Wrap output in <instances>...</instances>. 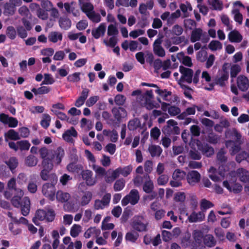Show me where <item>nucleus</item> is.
Returning <instances> with one entry per match:
<instances>
[{
  "label": "nucleus",
  "instance_id": "nucleus-21",
  "mask_svg": "<svg viewBox=\"0 0 249 249\" xmlns=\"http://www.w3.org/2000/svg\"><path fill=\"white\" fill-rule=\"evenodd\" d=\"M89 89H83L81 95L77 99L74 104V105L79 107L82 106L85 103L86 99L89 96Z\"/></svg>",
  "mask_w": 249,
  "mask_h": 249
},
{
  "label": "nucleus",
  "instance_id": "nucleus-62",
  "mask_svg": "<svg viewBox=\"0 0 249 249\" xmlns=\"http://www.w3.org/2000/svg\"><path fill=\"white\" fill-rule=\"evenodd\" d=\"M18 149L21 151L28 150L30 147V143L26 140H23L18 142Z\"/></svg>",
  "mask_w": 249,
  "mask_h": 249
},
{
  "label": "nucleus",
  "instance_id": "nucleus-19",
  "mask_svg": "<svg viewBox=\"0 0 249 249\" xmlns=\"http://www.w3.org/2000/svg\"><path fill=\"white\" fill-rule=\"evenodd\" d=\"M92 197V193L90 191H85L82 192L79 203L82 206L88 204L91 201Z\"/></svg>",
  "mask_w": 249,
  "mask_h": 249
},
{
  "label": "nucleus",
  "instance_id": "nucleus-10",
  "mask_svg": "<svg viewBox=\"0 0 249 249\" xmlns=\"http://www.w3.org/2000/svg\"><path fill=\"white\" fill-rule=\"evenodd\" d=\"M133 228L139 231L146 230L147 223L142 216H135L132 223Z\"/></svg>",
  "mask_w": 249,
  "mask_h": 249
},
{
  "label": "nucleus",
  "instance_id": "nucleus-42",
  "mask_svg": "<svg viewBox=\"0 0 249 249\" xmlns=\"http://www.w3.org/2000/svg\"><path fill=\"white\" fill-rule=\"evenodd\" d=\"M103 42L107 47L114 48L117 43V37L110 36L108 38L103 39Z\"/></svg>",
  "mask_w": 249,
  "mask_h": 249
},
{
  "label": "nucleus",
  "instance_id": "nucleus-49",
  "mask_svg": "<svg viewBox=\"0 0 249 249\" xmlns=\"http://www.w3.org/2000/svg\"><path fill=\"white\" fill-rule=\"evenodd\" d=\"M82 231V227L78 224H74L71 227L70 234L73 237H76Z\"/></svg>",
  "mask_w": 249,
  "mask_h": 249
},
{
  "label": "nucleus",
  "instance_id": "nucleus-8",
  "mask_svg": "<svg viewBox=\"0 0 249 249\" xmlns=\"http://www.w3.org/2000/svg\"><path fill=\"white\" fill-rule=\"evenodd\" d=\"M186 176V173L184 171L180 169H176L174 171L172 175V180L170 182V184L174 187H178L182 185L181 181L183 180Z\"/></svg>",
  "mask_w": 249,
  "mask_h": 249
},
{
  "label": "nucleus",
  "instance_id": "nucleus-30",
  "mask_svg": "<svg viewBox=\"0 0 249 249\" xmlns=\"http://www.w3.org/2000/svg\"><path fill=\"white\" fill-rule=\"evenodd\" d=\"M76 4L73 2L71 4L65 3L64 4L66 11L69 13H71L74 16H78L79 15V11L78 9H75Z\"/></svg>",
  "mask_w": 249,
  "mask_h": 249
},
{
  "label": "nucleus",
  "instance_id": "nucleus-1",
  "mask_svg": "<svg viewBox=\"0 0 249 249\" xmlns=\"http://www.w3.org/2000/svg\"><path fill=\"white\" fill-rule=\"evenodd\" d=\"M179 71L181 74V77L178 80V84L180 85L182 82H185L188 84H191L192 82L196 85L199 83V77L201 73V71L197 70L194 74L193 71L188 68L180 66L179 68Z\"/></svg>",
  "mask_w": 249,
  "mask_h": 249
},
{
  "label": "nucleus",
  "instance_id": "nucleus-2",
  "mask_svg": "<svg viewBox=\"0 0 249 249\" xmlns=\"http://www.w3.org/2000/svg\"><path fill=\"white\" fill-rule=\"evenodd\" d=\"M64 155V150L61 147H58L55 150H52L50 153L49 159L45 160L44 166L48 169H53L54 166L60 164Z\"/></svg>",
  "mask_w": 249,
  "mask_h": 249
},
{
  "label": "nucleus",
  "instance_id": "nucleus-5",
  "mask_svg": "<svg viewBox=\"0 0 249 249\" xmlns=\"http://www.w3.org/2000/svg\"><path fill=\"white\" fill-rule=\"evenodd\" d=\"M52 177V181L51 183H46L42 186V192L43 194L51 200L55 198V185L57 182V177L55 174L51 175Z\"/></svg>",
  "mask_w": 249,
  "mask_h": 249
},
{
  "label": "nucleus",
  "instance_id": "nucleus-46",
  "mask_svg": "<svg viewBox=\"0 0 249 249\" xmlns=\"http://www.w3.org/2000/svg\"><path fill=\"white\" fill-rule=\"evenodd\" d=\"M156 92L159 94L160 96L163 97V99L166 101H170L171 99V92L167 91L166 90H162L159 88H158L156 90Z\"/></svg>",
  "mask_w": 249,
  "mask_h": 249
},
{
  "label": "nucleus",
  "instance_id": "nucleus-55",
  "mask_svg": "<svg viewBox=\"0 0 249 249\" xmlns=\"http://www.w3.org/2000/svg\"><path fill=\"white\" fill-rule=\"evenodd\" d=\"M92 168L97 177H102L106 174V169L100 166L93 164Z\"/></svg>",
  "mask_w": 249,
  "mask_h": 249
},
{
  "label": "nucleus",
  "instance_id": "nucleus-29",
  "mask_svg": "<svg viewBox=\"0 0 249 249\" xmlns=\"http://www.w3.org/2000/svg\"><path fill=\"white\" fill-rule=\"evenodd\" d=\"M112 111L115 118L118 120L127 116L126 111L123 107L113 108Z\"/></svg>",
  "mask_w": 249,
  "mask_h": 249
},
{
  "label": "nucleus",
  "instance_id": "nucleus-63",
  "mask_svg": "<svg viewBox=\"0 0 249 249\" xmlns=\"http://www.w3.org/2000/svg\"><path fill=\"white\" fill-rule=\"evenodd\" d=\"M51 122V117L48 114H44L42 116V119L41 121V125L44 128H47Z\"/></svg>",
  "mask_w": 249,
  "mask_h": 249
},
{
  "label": "nucleus",
  "instance_id": "nucleus-34",
  "mask_svg": "<svg viewBox=\"0 0 249 249\" xmlns=\"http://www.w3.org/2000/svg\"><path fill=\"white\" fill-rule=\"evenodd\" d=\"M196 108H197L198 110H200V108L199 107L195 105L191 107H187L184 112L178 116V118L182 119L184 116L195 114Z\"/></svg>",
  "mask_w": 249,
  "mask_h": 249
},
{
  "label": "nucleus",
  "instance_id": "nucleus-50",
  "mask_svg": "<svg viewBox=\"0 0 249 249\" xmlns=\"http://www.w3.org/2000/svg\"><path fill=\"white\" fill-rule=\"evenodd\" d=\"M208 47L211 50L215 51L221 50L222 48V44L219 41L213 40L209 43Z\"/></svg>",
  "mask_w": 249,
  "mask_h": 249
},
{
  "label": "nucleus",
  "instance_id": "nucleus-41",
  "mask_svg": "<svg viewBox=\"0 0 249 249\" xmlns=\"http://www.w3.org/2000/svg\"><path fill=\"white\" fill-rule=\"evenodd\" d=\"M46 216V211L43 210H38L35 214V216L33 218V222L37 225L36 220H43L45 219Z\"/></svg>",
  "mask_w": 249,
  "mask_h": 249
},
{
  "label": "nucleus",
  "instance_id": "nucleus-61",
  "mask_svg": "<svg viewBox=\"0 0 249 249\" xmlns=\"http://www.w3.org/2000/svg\"><path fill=\"white\" fill-rule=\"evenodd\" d=\"M37 188L36 181L34 179L30 180L27 186L28 191L31 193L34 194L36 192Z\"/></svg>",
  "mask_w": 249,
  "mask_h": 249
},
{
  "label": "nucleus",
  "instance_id": "nucleus-51",
  "mask_svg": "<svg viewBox=\"0 0 249 249\" xmlns=\"http://www.w3.org/2000/svg\"><path fill=\"white\" fill-rule=\"evenodd\" d=\"M43 169L41 171L40 173V177L41 178L44 180H47L48 179H50L51 182L52 181V177L51 175L52 174H49V172L52 170L53 169H48L46 168L44 166H42Z\"/></svg>",
  "mask_w": 249,
  "mask_h": 249
},
{
  "label": "nucleus",
  "instance_id": "nucleus-58",
  "mask_svg": "<svg viewBox=\"0 0 249 249\" xmlns=\"http://www.w3.org/2000/svg\"><path fill=\"white\" fill-rule=\"evenodd\" d=\"M141 125L140 121L138 119H134L130 121L128 124V127L131 130H133Z\"/></svg>",
  "mask_w": 249,
  "mask_h": 249
},
{
  "label": "nucleus",
  "instance_id": "nucleus-7",
  "mask_svg": "<svg viewBox=\"0 0 249 249\" xmlns=\"http://www.w3.org/2000/svg\"><path fill=\"white\" fill-rule=\"evenodd\" d=\"M140 196L138 190H131L128 195L124 196L122 200V205L124 206L127 205L129 203L135 205L138 202Z\"/></svg>",
  "mask_w": 249,
  "mask_h": 249
},
{
  "label": "nucleus",
  "instance_id": "nucleus-44",
  "mask_svg": "<svg viewBox=\"0 0 249 249\" xmlns=\"http://www.w3.org/2000/svg\"><path fill=\"white\" fill-rule=\"evenodd\" d=\"M51 89L49 87L46 86H42L37 89L33 88L32 89V91L35 94H47L50 91Z\"/></svg>",
  "mask_w": 249,
  "mask_h": 249
},
{
  "label": "nucleus",
  "instance_id": "nucleus-35",
  "mask_svg": "<svg viewBox=\"0 0 249 249\" xmlns=\"http://www.w3.org/2000/svg\"><path fill=\"white\" fill-rule=\"evenodd\" d=\"M209 177L214 182H219L222 180L220 177L217 175L216 169L213 167H211L208 171Z\"/></svg>",
  "mask_w": 249,
  "mask_h": 249
},
{
  "label": "nucleus",
  "instance_id": "nucleus-12",
  "mask_svg": "<svg viewBox=\"0 0 249 249\" xmlns=\"http://www.w3.org/2000/svg\"><path fill=\"white\" fill-rule=\"evenodd\" d=\"M83 179L88 186H91L96 183V179L93 177V173L89 170H84L81 173Z\"/></svg>",
  "mask_w": 249,
  "mask_h": 249
},
{
  "label": "nucleus",
  "instance_id": "nucleus-3",
  "mask_svg": "<svg viewBox=\"0 0 249 249\" xmlns=\"http://www.w3.org/2000/svg\"><path fill=\"white\" fill-rule=\"evenodd\" d=\"M152 90H147L142 95L137 98V102L142 107H145L148 110H151L157 107L153 101Z\"/></svg>",
  "mask_w": 249,
  "mask_h": 249
},
{
  "label": "nucleus",
  "instance_id": "nucleus-53",
  "mask_svg": "<svg viewBox=\"0 0 249 249\" xmlns=\"http://www.w3.org/2000/svg\"><path fill=\"white\" fill-rule=\"evenodd\" d=\"M125 184V180L123 178L118 179L114 184L113 189L115 191H120L124 188Z\"/></svg>",
  "mask_w": 249,
  "mask_h": 249
},
{
  "label": "nucleus",
  "instance_id": "nucleus-47",
  "mask_svg": "<svg viewBox=\"0 0 249 249\" xmlns=\"http://www.w3.org/2000/svg\"><path fill=\"white\" fill-rule=\"evenodd\" d=\"M17 31L13 26H9L6 28V35L9 38L13 40L17 36Z\"/></svg>",
  "mask_w": 249,
  "mask_h": 249
},
{
  "label": "nucleus",
  "instance_id": "nucleus-36",
  "mask_svg": "<svg viewBox=\"0 0 249 249\" xmlns=\"http://www.w3.org/2000/svg\"><path fill=\"white\" fill-rule=\"evenodd\" d=\"M110 217L109 216L106 217L102 222L101 229L103 231L110 230L114 228V225L113 223H109Z\"/></svg>",
  "mask_w": 249,
  "mask_h": 249
},
{
  "label": "nucleus",
  "instance_id": "nucleus-38",
  "mask_svg": "<svg viewBox=\"0 0 249 249\" xmlns=\"http://www.w3.org/2000/svg\"><path fill=\"white\" fill-rule=\"evenodd\" d=\"M148 151L152 157L160 156L162 150L158 145H151L148 147Z\"/></svg>",
  "mask_w": 249,
  "mask_h": 249
},
{
  "label": "nucleus",
  "instance_id": "nucleus-14",
  "mask_svg": "<svg viewBox=\"0 0 249 249\" xmlns=\"http://www.w3.org/2000/svg\"><path fill=\"white\" fill-rule=\"evenodd\" d=\"M205 218V213L203 211L193 212L188 217V220L190 223L201 222Z\"/></svg>",
  "mask_w": 249,
  "mask_h": 249
},
{
  "label": "nucleus",
  "instance_id": "nucleus-40",
  "mask_svg": "<svg viewBox=\"0 0 249 249\" xmlns=\"http://www.w3.org/2000/svg\"><path fill=\"white\" fill-rule=\"evenodd\" d=\"M235 160L238 163H240L243 160L249 162V153L245 151L240 152L236 155Z\"/></svg>",
  "mask_w": 249,
  "mask_h": 249
},
{
  "label": "nucleus",
  "instance_id": "nucleus-64",
  "mask_svg": "<svg viewBox=\"0 0 249 249\" xmlns=\"http://www.w3.org/2000/svg\"><path fill=\"white\" fill-rule=\"evenodd\" d=\"M55 80L52 75L49 73H45L44 74V80L42 84L52 85L54 83Z\"/></svg>",
  "mask_w": 249,
  "mask_h": 249
},
{
  "label": "nucleus",
  "instance_id": "nucleus-56",
  "mask_svg": "<svg viewBox=\"0 0 249 249\" xmlns=\"http://www.w3.org/2000/svg\"><path fill=\"white\" fill-rule=\"evenodd\" d=\"M37 158L33 155L28 156L25 160V163L28 166H34L37 163Z\"/></svg>",
  "mask_w": 249,
  "mask_h": 249
},
{
  "label": "nucleus",
  "instance_id": "nucleus-23",
  "mask_svg": "<svg viewBox=\"0 0 249 249\" xmlns=\"http://www.w3.org/2000/svg\"><path fill=\"white\" fill-rule=\"evenodd\" d=\"M144 178H145V180L143 185V190L146 193H151L154 188V183L150 179L149 176H144Z\"/></svg>",
  "mask_w": 249,
  "mask_h": 249
},
{
  "label": "nucleus",
  "instance_id": "nucleus-32",
  "mask_svg": "<svg viewBox=\"0 0 249 249\" xmlns=\"http://www.w3.org/2000/svg\"><path fill=\"white\" fill-rule=\"evenodd\" d=\"M203 36L202 30L200 28H196L194 30L191 36V41L193 43L198 41Z\"/></svg>",
  "mask_w": 249,
  "mask_h": 249
},
{
  "label": "nucleus",
  "instance_id": "nucleus-26",
  "mask_svg": "<svg viewBox=\"0 0 249 249\" xmlns=\"http://www.w3.org/2000/svg\"><path fill=\"white\" fill-rule=\"evenodd\" d=\"M198 149L207 157H210L214 154L213 148L207 144H198Z\"/></svg>",
  "mask_w": 249,
  "mask_h": 249
},
{
  "label": "nucleus",
  "instance_id": "nucleus-59",
  "mask_svg": "<svg viewBox=\"0 0 249 249\" xmlns=\"http://www.w3.org/2000/svg\"><path fill=\"white\" fill-rule=\"evenodd\" d=\"M204 243L208 247H212L215 245L216 241L211 235H206L204 239Z\"/></svg>",
  "mask_w": 249,
  "mask_h": 249
},
{
  "label": "nucleus",
  "instance_id": "nucleus-25",
  "mask_svg": "<svg viewBox=\"0 0 249 249\" xmlns=\"http://www.w3.org/2000/svg\"><path fill=\"white\" fill-rule=\"evenodd\" d=\"M101 234V231L99 229L95 227L89 228L84 233V236L86 238H89L91 237H96Z\"/></svg>",
  "mask_w": 249,
  "mask_h": 249
},
{
  "label": "nucleus",
  "instance_id": "nucleus-27",
  "mask_svg": "<svg viewBox=\"0 0 249 249\" xmlns=\"http://www.w3.org/2000/svg\"><path fill=\"white\" fill-rule=\"evenodd\" d=\"M5 140L8 142L9 140L17 141L20 139V137L18 132L14 129H10L4 135Z\"/></svg>",
  "mask_w": 249,
  "mask_h": 249
},
{
  "label": "nucleus",
  "instance_id": "nucleus-39",
  "mask_svg": "<svg viewBox=\"0 0 249 249\" xmlns=\"http://www.w3.org/2000/svg\"><path fill=\"white\" fill-rule=\"evenodd\" d=\"M60 28L64 30H68L71 26V21L67 17H61L59 20Z\"/></svg>",
  "mask_w": 249,
  "mask_h": 249
},
{
  "label": "nucleus",
  "instance_id": "nucleus-11",
  "mask_svg": "<svg viewBox=\"0 0 249 249\" xmlns=\"http://www.w3.org/2000/svg\"><path fill=\"white\" fill-rule=\"evenodd\" d=\"M187 182L192 186H194L200 180L201 175L198 172L192 170L186 174Z\"/></svg>",
  "mask_w": 249,
  "mask_h": 249
},
{
  "label": "nucleus",
  "instance_id": "nucleus-16",
  "mask_svg": "<svg viewBox=\"0 0 249 249\" xmlns=\"http://www.w3.org/2000/svg\"><path fill=\"white\" fill-rule=\"evenodd\" d=\"M62 136L65 141L72 143L74 142L73 138L77 136V132L73 127H71L66 131Z\"/></svg>",
  "mask_w": 249,
  "mask_h": 249
},
{
  "label": "nucleus",
  "instance_id": "nucleus-31",
  "mask_svg": "<svg viewBox=\"0 0 249 249\" xmlns=\"http://www.w3.org/2000/svg\"><path fill=\"white\" fill-rule=\"evenodd\" d=\"M16 10V8L10 2H6L3 5V14L6 16L13 15Z\"/></svg>",
  "mask_w": 249,
  "mask_h": 249
},
{
  "label": "nucleus",
  "instance_id": "nucleus-22",
  "mask_svg": "<svg viewBox=\"0 0 249 249\" xmlns=\"http://www.w3.org/2000/svg\"><path fill=\"white\" fill-rule=\"evenodd\" d=\"M106 31V26L105 24L102 23L97 28L92 30L91 33L95 38L98 39L104 35Z\"/></svg>",
  "mask_w": 249,
  "mask_h": 249
},
{
  "label": "nucleus",
  "instance_id": "nucleus-33",
  "mask_svg": "<svg viewBox=\"0 0 249 249\" xmlns=\"http://www.w3.org/2000/svg\"><path fill=\"white\" fill-rule=\"evenodd\" d=\"M56 197L58 201L65 202L70 199L71 196L68 193L58 191L56 193Z\"/></svg>",
  "mask_w": 249,
  "mask_h": 249
},
{
  "label": "nucleus",
  "instance_id": "nucleus-60",
  "mask_svg": "<svg viewBox=\"0 0 249 249\" xmlns=\"http://www.w3.org/2000/svg\"><path fill=\"white\" fill-rule=\"evenodd\" d=\"M6 164L8 166L10 170L13 171L17 167L18 161L16 158L12 157L6 161Z\"/></svg>",
  "mask_w": 249,
  "mask_h": 249
},
{
  "label": "nucleus",
  "instance_id": "nucleus-45",
  "mask_svg": "<svg viewBox=\"0 0 249 249\" xmlns=\"http://www.w3.org/2000/svg\"><path fill=\"white\" fill-rule=\"evenodd\" d=\"M119 32L116 25L111 24L108 25L107 30V35L108 36L117 37Z\"/></svg>",
  "mask_w": 249,
  "mask_h": 249
},
{
  "label": "nucleus",
  "instance_id": "nucleus-6",
  "mask_svg": "<svg viewBox=\"0 0 249 249\" xmlns=\"http://www.w3.org/2000/svg\"><path fill=\"white\" fill-rule=\"evenodd\" d=\"M21 198V197L14 196L11 199V203L15 207L19 208L20 206L21 208V211L22 214L24 216H26L29 214L30 212V199L28 197H24L22 199L21 203H20Z\"/></svg>",
  "mask_w": 249,
  "mask_h": 249
},
{
  "label": "nucleus",
  "instance_id": "nucleus-9",
  "mask_svg": "<svg viewBox=\"0 0 249 249\" xmlns=\"http://www.w3.org/2000/svg\"><path fill=\"white\" fill-rule=\"evenodd\" d=\"M229 176L231 177L237 176L241 182L249 183V172L243 168L231 172Z\"/></svg>",
  "mask_w": 249,
  "mask_h": 249
},
{
  "label": "nucleus",
  "instance_id": "nucleus-20",
  "mask_svg": "<svg viewBox=\"0 0 249 249\" xmlns=\"http://www.w3.org/2000/svg\"><path fill=\"white\" fill-rule=\"evenodd\" d=\"M177 59L182 63L184 65L191 67L193 66V63L191 57L185 55L183 52H180L177 54Z\"/></svg>",
  "mask_w": 249,
  "mask_h": 249
},
{
  "label": "nucleus",
  "instance_id": "nucleus-48",
  "mask_svg": "<svg viewBox=\"0 0 249 249\" xmlns=\"http://www.w3.org/2000/svg\"><path fill=\"white\" fill-rule=\"evenodd\" d=\"M180 9L183 13L184 17L189 16V12L192 10V8L189 3L186 2L185 4L182 3L180 5Z\"/></svg>",
  "mask_w": 249,
  "mask_h": 249
},
{
  "label": "nucleus",
  "instance_id": "nucleus-15",
  "mask_svg": "<svg viewBox=\"0 0 249 249\" xmlns=\"http://www.w3.org/2000/svg\"><path fill=\"white\" fill-rule=\"evenodd\" d=\"M237 84L240 90L246 91L249 88V80L246 76L241 75L237 77Z\"/></svg>",
  "mask_w": 249,
  "mask_h": 249
},
{
  "label": "nucleus",
  "instance_id": "nucleus-43",
  "mask_svg": "<svg viewBox=\"0 0 249 249\" xmlns=\"http://www.w3.org/2000/svg\"><path fill=\"white\" fill-rule=\"evenodd\" d=\"M139 237V234L134 231H131L126 233L125 239L126 241L135 243Z\"/></svg>",
  "mask_w": 249,
  "mask_h": 249
},
{
  "label": "nucleus",
  "instance_id": "nucleus-28",
  "mask_svg": "<svg viewBox=\"0 0 249 249\" xmlns=\"http://www.w3.org/2000/svg\"><path fill=\"white\" fill-rule=\"evenodd\" d=\"M228 38L231 42L238 43L241 41L242 36L237 31L233 30L229 34Z\"/></svg>",
  "mask_w": 249,
  "mask_h": 249
},
{
  "label": "nucleus",
  "instance_id": "nucleus-4",
  "mask_svg": "<svg viewBox=\"0 0 249 249\" xmlns=\"http://www.w3.org/2000/svg\"><path fill=\"white\" fill-rule=\"evenodd\" d=\"M81 10L86 14L89 18L92 21L96 23L101 21L100 15L94 11L93 5L89 2H82L79 1Z\"/></svg>",
  "mask_w": 249,
  "mask_h": 249
},
{
  "label": "nucleus",
  "instance_id": "nucleus-17",
  "mask_svg": "<svg viewBox=\"0 0 249 249\" xmlns=\"http://www.w3.org/2000/svg\"><path fill=\"white\" fill-rule=\"evenodd\" d=\"M223 186L230 192L239 193L242 189V186L239 183H229L228 181H224L223 183Z\"/></svg>",
  "mask_w": 249,
  "mask_h": 249
},
{
  "label": "nucleus",
  "instance_id": "nucleus-54",
  "mask_svg": "<svg viewBox=\"0 0 249 249\" xmlns=\"http://www.w3.org/2000/svg\"><path fill=\"white\" fill-rule=\"evenodd\" d=\"M231 13L233 15L234 20L241 24L242 23L243 16L240 13L239 10L237 9L234 8Z\"/></svg>",
  "mask_w": 249,
  "mask_h": 249
},
{
  "label": "nucleus",
  "instance_id": "nucleus-57",
  "mask_svg": "<svg viewBox=\"0 0 249 249\" xmlns=\"http://www.w3.org/2000/svg\"><path fill=\"white\" fill-rule=\"evenodd\" d=\"M211 81V77L207 71H203L201 76V82L203 85L209 84Z\"/></svg>",
  "mask_w": 249,
  "mask_h": 249
},
{
  "label": "nucleus",
  "instance_id": "nucleus-18",
  "mask_svg": "<svg viewBox=\"0 0 249 249\" xmlns=\"http://www.w3.org/2000/svg\"><path fill=\"white\" fill-rule=\"evenodd\" d=\"M229 78V72L226 70L225 65L223 67V71L221 72L219 75L216 79L217 84L221 86H224L225 82L227 81Z\"/></svg>",
  "mask_w": 249,
  "mask_h": 249
},
{
  "label": "nucleus",
  "instance_id": "nucleus-13",
  "mask_svg": "<svg viewBox=\"0 0 249 249\" xmlns=\"http://www.w3.org/2000/svg\"><path fill=\"white\" fill-rule=\"evenodd\" d=\"M162 40L160 38L156 39L153 43V52L158 56L163 57L165 55V52L161 46Z\"/></svg>",
  "mask_w": 249,
  "mask_h": 249
},
{
  "label": "nucleus",
  "instance_id": "nucleus-52",
  "mask_svg": "<svg viewBox=\"0 0 249 249\" xmlns=\"http://www.w3.org/2000/svg\"><path fill=\"white\" fill-rule=\"evenodd\" d=\"M121 173V175L124 177H127L132 171L133 166L129 165L124 167H119Z\"/></svg>",
  "mask_w": 249,
  "mask_h": 249
},
{
  "label": "nucleus",
  "instance_id": "nucleus-24",
  "mask_svg": "<svg viewBox=\"0 0 249 249\" xmlns=\"http://www.w3.org/2000/svg\"><path fill=\"white\" fill-rule=\"evenodd\" d=\"M62 34L59 32L53 31L48 35L49 40L53 43L60 42L62 40Z\"/></svg>",
  "mask_w": 249,
  "mask_h": 249
},
{
  "label": "nucleus",
  "instance_id": "nucleus-37",
  "mask_svg": "<svg viewBox=\"0 0 249 249\" xmlns=\"http://www.w3.org/2000/svg\"><path fill=\"white\" fill-rule=\"evenodd\" d=\"M52 150H49L45 147H41L38 151L40 157L42 159V165L44 166V161L46 159H49L50 156V153Z\"/></svg>",
  "mask_w": 249,
  "mask_h": 249
}]
</instances>
